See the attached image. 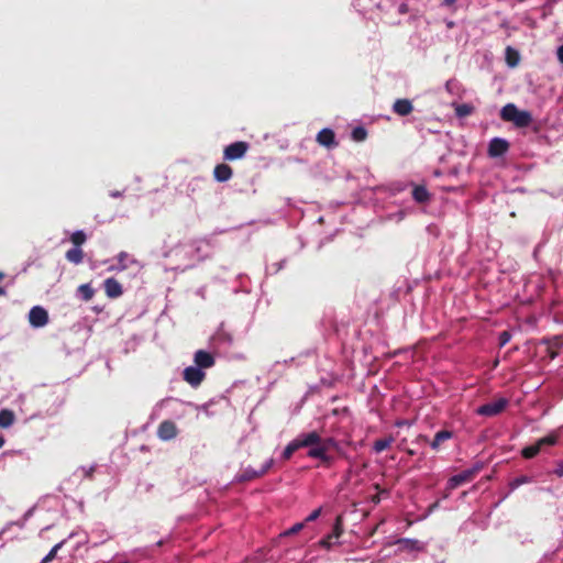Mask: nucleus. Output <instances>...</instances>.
<instances>
[{
	"instance_id": "de8ad7c7",
	"label": "nucleus",
	"mask_w": 563,
	"mask_h": 563,
	"mask_svg": "<svg viewBox=\"0 0 563 563\" xmlns=\"http://www.w3.org/2000/svg\"><path fill=\"white\" fill-rule=\"evenodd\" d=\"M112 197H119L120 196V192L119 191H115V192H112L111 194Z\"/></svg>"
},
{
	"instance_id": "4c0bfd02",
	"label": "nucleus",
	"mask_w": 563,
	"mask_h": 563,
	"mask_svg": "<svg viewBox=\"0 0 563 563\" xmlns=\"http://www.w3.org/2000/svg\"><path fill=\"white\" fill-rule=\"evenodd\" d=\"M554 474H556L560 477L563 476V461L558 464Z\"/></svg>"
},
{
	"instance_id": "a878e982",
	"label": "nucleus",
	"mask_w": 563,
	"mask_h": 563,
	"mask_svg": "<svg viewBox=\"0 0 563 563\" xmlns=\"http://www.w3.org/2000/svg\"><path fill=\"white\" fill-rule=\"evenodd\" d=\"M351 135L355 142H363L367 137V131L364 126H356L352 130Z\"/></svg>"
},
{
	"instance_id": "aec40b11",
	"label": "nucleus",
	"mask_w": 563,
	"mask_h": 563,
	"mask_svg": "<svg viewBox=\"0 0 563 563\" xmlns=\"http://www.w3.org/2000/svg\"><path fill=\"white\" fill-rule=\"evenodd\" d=\"M65 257L68 262L78 265L84 261V252L80 247L74 246L66 252Z\"/></svg>"
},
{
	"instance_id": "9d476101",
	"label": "nucleus",
	"mask_w": 563,
	"mask_h": 563,
	"mask_svg": "<svg viewBox=\"0 0 563 563\" xmlns=\"http://www.w3.org/2000/svg\"><path fill=\"white\" fill-rule=\"evenodd\" d=\"M177 435V427L172 420H164L157 428V437L163 441H169Z\"/></svg>"
},
{
	"instance_id": "f3484780",
	"label": "nucleus",
	"mask_w": 563,
	"mask_h": 563,
	"mask_svg": "<svg viewBox=\"0 0 563 563\" xmlns=\"http://www.w3.org/2000/svg\"><path fill=\"white\" fill-rule=\"evenodd\" d=\"M506 63L509 67H517L520 63V54L511 46H507L505 51Z\"/></svg>"
},
{
	"instance_id": "412c9836",
	"label": "nucleus",
	"mask_w": 563,
	"mask_h": 563,
	"mask_svg": "<svg viewBox=\"0 0 563 563\" xmlns=\"http://www.w3.org/2000/svg\"><path fill=\"white\" fill-rule=\"evenodd\" d=\"M15 415L10 409L0 410V428H9L13 424Z\"/></svg>"
},
{
	"instance_id": "09e8293b",
	"label": "nucleus",
	"mask_w": 563,
	"mask_h": 563,
	"mask_svg": "<svg viewBox=\"0 0 563 563\" xmlns=\"http://www.w3.org/2000/svg\"><path fill=\"white\" fill-rule=\"evenodd\" d=\"M373 501H374V503H378V501H379V497H374V498H373Z\"/></svg>"
},
{
	"instance_id": "49530a36",
	"label": "nucleus",
	"mask_w": 563,
	"mask_h": 563,
	"mask_svg": "<svg viewBox=\"0 0 563 563\" xmlns=\"http://www.w3.org/2000/svg\"><path fill=\"white\" fill-rule=\"evenodd\" d=\"M3 295H5V290L3 287L0 286V296H3Z\"/></svg>"
},
{
	"instance_id": "72a5a7b5",
	"label": "nucleus",
	"mask_w": 563,
	"mask_h": 563,
	"mask_svg": "<svg viewBox=\"0 0 563 563\" xmlns=\"http://www.w3.org/2000/svg\"><path fill=\"white\" fill-rule=\"evenodd\" d=\"M511 339V335L508 331H503L500 334H499V345L500 346H504L506 345Z\"/></svg>"
},
{
	"instance_id": "9b49d317",
	"label": "nucleus",
	"mask_w": 563,
	"mask_h": 563,
	"mask_svg": "<svg viewBox=\"0 0 563 563\" xmlns=\"http://www.w3.org/2000/svg\"><path fill=\"white\" fill-rule=\"evenodd\" d=\"M509 150V143L505 139L494 137L490 140L488 145V155L490 157H499L507 153Z\"/></svg>"
},
{
	"instance_id": "ddd939ff",
	"label": "nucleus",
	"mask_w": 563,
	"mask_h": 563,
	"mask_svg": "<svg viewBox=\"0 0 563 563\" xmlns=\"http://www.w3.org/2000/svg\"><path fill=\"white\" fill-rule=\"evenodd\" d=\"M194 362L200 369L210 368L216 363L213 355L205 350H198L195 353Z\"/></svg>"
},
{
	"instance_id": "bb28decb",
	"label": "nucleus",
	"mask_w": 563,
	"mask_h": 563,
	"mask_svg": "<svg viewBox=\"0 0 563 563\" xmlns=\"http://www.w3.org/2000/svg\"><path fill=\"white\" fill-rule=\"evenodd\" d=\"M343 533V519H342V516H338L335 518V521H334V525H333V530H332V533H330L332 536L333 539H339Z\"/></svg>"
},
{
	"instance_id": "c9c22d12",
	"label": "nucleus",
	"mask_w": 563,
	"mask_h": 563,
	"mask_svg": "<svg viewBox=\"0 0 563 563\" xmlns=\"http://www.w3.org/2000/svg\"><path fill=\"white\" fill-rule=\"evenodd\" d=\"M332 536L331 534H328L325 538H323L321 541H320V545L325 548V549H330L331 545H332Z\"/></svg>"
},
{
	"instance_id": "4be33fe9",
	"label": "nucleus",
	"mask_w": 563,
	"mask_h": 563,
	"mask_svg": "<svg viewBox=\"0 0 563 563\" xmlns=\"http://www.w3.org/2000/svg\"><path fill=\"white\" fill-rule=\"evenodd\" d=\"M412 197L417 202L423 203L430 199V194L424 186H416L412 190Z\"/></svg>"
},
{
	"instance_id": "393cba45",
	"label": "nucleus",
	"mask_w": 563,
	"mask_h": 563,
	"mask_svg": "<svg viewBox=\"0 0 563 563\" xmlns=\"http://www.w3.org/2000/svg\"><path fill=\"white\" fill-rule=\"evenodd\" d=\"M78 292L81 295L82 300L89 301L95 295V290L90 284H82L78 287Z\"/></svg>"
},
{
	"instance_id": "c03bdc74",
	"label": "nucleus",
	"mask_w": 563,
	"mask_h": 563,
	"mask_svg": "<svg viewBox=\"0 0 563 563\" xmlns=\"http://www.w3.org/2000/svg\"><path fill=\"white\" fill-rule=\"evenodd\" d=\"M438 505H439V503H438V501H437V503H434V504H432V505L430 506V510H433L434 508H437V507H438Z\"/></svg>"
},
{
	"instance_id": "2f4dec72",
	"label": "nucleus",
	"mask_w": 563,
	"mask_h": 563,
	"mask_svg": "<svg viewBox=\"0 0 563 563\" xmlns=\"http://www.w3.org/2000/svg\"><path fill=\"white\" fill-rule=\"evenodd\" d=\"M530 482H531L530 477H528L526 475H522V476H519V477H516L515 479H512L509 483V486L514 490V489L518 488L520 485L527 484V483H530Z\"/></svg>"
},
{
	"instance_id": "1a4fd4ad",
	"label": "nucleus",
	"mask_w": 563,
	"mask_h": 563,
	"mask_svg": "<svg viewBox=\"0 0 563 563\" xmlns=\"http://www.w3.org/2000/svg\"><path fill=\"white\" fill-rule=\"evenodd\" d=\"M29 322L34 328H41L46 325L48 322L47 311L40 306L33 307L29 312Z\"/></svg>"
},
{
	"instance_id": "f257e3e1",
	"label": "nucleus",
	"mask_w": 563,
	"mask_h": 563,
	"mask_svg": "<svg viewBox=\"0 0 563 563\" xmlns=\"http://www.w3.org/2000/svg\"><path fill=\"white\" fill-rule=\"evenodd\" d=\"M500 118L506 122H512L517 128H527L532 122L531 113L519 110L514 103H507L501 108Z\"/></svg>"
},
{
	"instance_id": "423d86ee",
	"label": "nucleus",
	"mask_w": 563,
	"mask_h": 563,
	"mask_svg": "<svg viewBox=\"0 0 563 563\" xmlns=\"http://www.w3.org/2000/svg\"><path fill=\"white\" fill-rule=\"evenodd\" d=\"M249 148H250V145L247 142H244V141L234 142L224 147L223 158L225 161L241 159L247 153Z\"/></svg>"
},
{
	"instance_id": "a211bd4d",
	"label": "nucleus",
	"mask_w": 563,
	"mask_h": 563,
	"mask_svg": "<svg viewBox=\"0 0 563 563\" xmlns=\"http://www.w3.org/2000/svg\"><path fill=\"white\" fill-rule=\"evenodd\" d=\"M452 437H453L452 431L441 430L435 433L433 440L430 442V445L433 450H438L444 441L450 440Z\"/></svg>"
},
{
	"instance_id": "473e14b6",
	"label": "nucleus",
	"mask_w": 563,
	"mask_h": 563,
	"mask_svg": "<svg viewBox=\"0 0 563 563\" xmlns=\"http://www.w3.org/2000/svg\"><path fill=\"white\" fill-rule=\"evenodd\" d=\"M305 527V522L295 523L291 528L285 531V536H292L298 533Z\"/></svg>"
},
{
	"instance_id": "79ce46f5",
	"label": "nucleus",
	"mask_w": 563,
	"mask_h": 563,
	"mask_svg": "<svg viewBox=\"0 0 563 563\" xmlns=\"http://www.w3.org/2000/svg\"><path fill=\"white\" fill-rule=\"evenodd\" d=\"M417 441L428 442L429 440L428 437L421 434L417 438Z\"/></svg>"
},
{
	"instance_id": "b1692460",
	"label": "nucleus",
	"mask_w": 563,
	"mask_h": 563,
	"mask_svg": "<svg viewBox=\"0 0 563 563\" xmlns=\"http://www.w3.org/2000/svg\"><path fill=\"white\" fill-rule=\"evenodd\" d=\"M394 442V438L391 435L387 438L377 439L374 442L373 449L376 453H380L384 450L388 449Z\"/></svg>"
},
{
	"instance_id": "7c9ffc66",
	"label": "nucleus",
	"mask_w": 563,
	"mask_h": 563,
	"mask_svg": "<svg viewBox=\"0 0 563 563\" xmlns=\"http://www.w3.org/2000/svg\"><path fill=\"white\" fill-rule=\"evenodd\" d=\"M298 451L294 441L289 442L286 448L284 449L283 453H282V459L284 461H288L290 460V457L292 456V454Z\"/></svg>"
},
{
	"instance_id": "58836bf2",
	"label": "nucleus",
	"mask_w": 563,
	"mask_h": 563,
	"mask_svg": "<svg viewBox=\"0 0 563 563\" xmlns=\"http://www.w3.org/2000/svg\"><path fill=\"white\" fill-rule=\"evenodd\" d=\"M558 59L563 64V44L556 51Z\"/></svg>"
},
{
	"instance_id": "c85d7f7f",
	"label": "nucleus",
	"mask_w": 563,
	"mask_h": 563,
	"mask_svg": "<svg viewBox=\"0 0 563 563\" xmlns=\"http://www.w3.org/2000/svg\"><path fill=\"white\" fill-rule=\"evenodd\" d=\"M64 544V541L55 544L51 551L43 558V560L41 561V563H49L51 561H53L56 555H57V552L58 550L63 547Z\"/></svg>"
},
{
	"instance_id": "2eb2a0df",
	"label": "nucleus",
	"mask_w": 563,
	"mask_h": 563,
	"mask_svg": "<svg viewBox=\"0 0 563 563\" xmlns=\"http://www.w3.org/2000/svg\"><path fill=\"white\" fill-rule=\"evenodd\" d=\"M233 175L232 168L228 164H218L213 169V177L219 183L228 181Z\"/></svg>"
},
{
	"instance_id": "37998d69",
	"label": "nucleus",
	"mask_w": 563,
	"mask_h": 563,
	"mask_svg": "<svg viewBox=\"0 0 563 563\" xmlns=\"http://www.w3.org/2000/svg\"><path fill=\"white\" fill-rule=\"evenodd\" d=\"M5 440L2 435H0V449L4 445Z\"/></svg>"
},
{
	"instance_id": "5701e85b",
	"label": "nucleus",
	"mask_w": 563,
	"mask_h": 563,
	"mask_svg": "<svg viewBox=\"0 0 563 563\" xmlns=\"http://www.w3.org/2000/svg\"><path fill=\"white\" fill-rule=\"evenodd\" d=\"M455 114L457 118H465L472 114L475 110L474 106L468 103L454 104Z\"/></svg>"
},
{
	"instance_id": "cd10ccee",
	"label": "nucleus",
	"mask_w": 563,
	"mask_h": 563,
	"mask_svg": "<svg viewBox=\"0 0 563 563\" xmlns=\"http://www.w3.org/2000/svg\"><path fill=\"white\" fill-rule=\"evenodd\" d=\"M87 240L84 231H76L70 235V241L76 247H80Z\"/></svg>"
},
{
	"instance_id": "f03ea898",
	"label": "nucleus",
	"mask_w": 563,
	"mask_h": 563,
	"mask_svg": "<svg viewBox=\"0 0 563 563\" xmlns=\"http://www.w3.org/2000/svg\"><path fill=\"white\" fill-rule=\"evenodd\" d=\"M559 441L556 433H550L547 437L539 439L534 444L526 446L521 451L525 459H533L544 446L555 445Z\"/></svg>"
},
{
	"instance_id": "6e6552de",
	"label": "nucleus",
	"mask_w": 563,
	"mask_h": 563,
	"mask_svg": "<svg viewBox=\"0 0 563 563\" xmlns=\"http://www.w3.org/2000/svg\"><path fill=\"white\" fill-rule=\"evenodd\" d=\"M297 450L302 448H309V450L313 446H317L320 442V434L317 431H311L308 433H302L298 435L295 440H292Z\"/></svg>"
},
{
	"instance_id": "7ed1b4c3",
	"label": "nucleus",
	"mask_w": 563,
	"mask_h": 563,
	"mask_svg": "<svg viewBox=\"0 0 563 563\" xmlns=\"http://www.w3.org/2000/svg\"><path fill=\"white\" fill-rule=\"evenodd\" d=\"M481 470H482V465L477 464L472 468L465 470V471L452 476L448 481V489L452 490L465 483L472 482Z\"/></svg>"
},
{
	"instance_id": "8fccbe9b",
	"label": "nucleus",
	"mask_w": 563,
	"mask_h": 563,
	"mask_svg": "<svg viewBox=\"0 0 563 563\" xmlns=\"http://www.w3.org/2000/svg\"><path fill=\"white\" fill-rule=\"evenodd\" d=\"M4 277V274L0 272V280Z\"/></svg>"
},
{
	"instance_id": "20e7f679",
	"label": "nucleus",
	"mask_w": 563,
	"mask_h": 563,
	"mask_svg": "<svg viewBox=\"0 0 563 563\" xmlns=\"http://www.w3.org/2000/svg\"><path fill=\"white\" fill-rule=\"evenodd\" d=\"M508 399L501 397L494 401L479 406L476 412L481 416L494 417L503 412L508 406Z\"/></svg>"
},
{
	"instance_id": "0eeeda50",
	"label": "nucleus",
	"mask_w": 563,
	"mask_h": 563,
	"mask_svg": "<svg viewBox=\"0 0 563 563\" xmlns=\"http://www.w3.org/2000/svg\"><path fill=\"white\" fill-rule=\"evenodd\" d=\"M183 378L191 387H198L206 378V373L197 366H188L183 372Z\"/></svg>"
},
{
	"instance_id": "ea45409f",
	"label": "nucleus",
	"mask_w": 563,
	"mask_h": 563,
	"mask_svg": "<svg viewBox=\"0 0 563 563\" xmlns=\"http://www.w3.org/2000/svg\"><path fill=\"white\" fill-rule=\"evenodd\" d=\"M455 2H456V0H443L442 5L452 7V5H454Z\"/></svg>"
},
{
	"instance_id": "a18cd8bd",
	"label": "nucleus",
	"mask_w": 563,
	"mask_h": 563,
	"mask_svg": "<svg viewBox=\"0 0 563 563\" xmlns=\"http://www.w3.org/2000/svg\"><path fill=\"white\" fill-rule=\"evenodd\" d=\"M407 453H408L409 455H415V454H416V452H415L413 450H411V449H408V450H407Z\"/></svg>"
},
{
	"instance_id": "c756f323",
	"label": "nucleus",
	"mask_w": 563,
	"mask_h": 563,
	"mask_svg": "<svg viewBox=\"0 0 563 563\" xmlns=\"http://www.w3.org/2000/svg\"><path fill=\"white\" fill-rule=\"evenodd\" d=\"M338 443L333 438L321 439L316 448H321L323 451H328L331 448H336Z\"/></svg>"
},
{
	"instance_id": "6ab92c4d",
	"label": "nucleus",
	"mask_w": 563,
	"mask_h": 563,
	"mask_svg": "<svg viewBox=\"0 0 563 563\" xmlns=\"http://www.w3.org/2000/svg\"><path fill=\"white\" fill-rule=\"evenodd\" d=\"M328 451H323L321 448H311L308 451V456L312 459H319L322 463L331 465L332 457L327 454Z\"/></svg>"
},
{
	"instance_id": "e433bc0d",
	"label": "nucleus",
	"mask_w": 563,
	"mask_h": 563,
	"mask_svg": "<svg viewBox=\"0 0 563 563\" xmlns=\"http://www.w3.org/2000/svg\"><path fill=\"white\" fill-rule=\"evenodd\" d=\"M321 515V508L314 509L305 520V522H310L316 520Z\"/></svg>"
},
{
	"instance_id": "f704fd0d",
	"label": "nucleus",
	"mask_w": 563,
	"mask_h": 563,
	"mask_svg": "<svg viewBox=\"0 0 563 563\" xmlns=\"http://www.w3.org/2000/svg\"><path fill=\"white\" fill-rule=\"evenodd\" d=\"M126 258H128V253H125V252L119 253L118 262H119V266H120L121 269H125L126 268V264H125V260Z\"/></svg>"
},
{
	"instance_id": "f8f14e48",
	"label": "nucleus",
	"mask_w": 563,
	"mask_h": 563,
	"mask_svg": "<svg viewBox=\"0 0 563 563\" xmlns=\"http://www.w3.org/2000/svg\"><path fill=\"white\" fill-rule=\"evenodd\" d=\"M316 141L327 148H332L338 146V142L335 141V133L333 130L329 128H324L318 132Z\"/></svg>"
},
{
	"instance_id": "dca6fc26",
	"label": "nucleus",
	"mask_w": 563,
	"mask_h": 563,
	"mask_svg": "<svg viewBox=\"0 0 563 563\" xmlns=\"http://www.w3.org/2000/svg\"><path fill=\"white\" fill-rule=\"evenodd\" d=\"M412 110L413 106L409 99H397L393 104V111L400 117L410 114Z\"/></svg>"
},
{
	"instance_id": "39448f33",
	"label": "nucleus",
	"mask_w": 563,
	"mask_h": 563,
	"mask_svg": "<svg viewBox=\"0 0 563 563\" xmlns=\"http://www.w3.org/2000/svg\"><path fill=\"white\" fill-rule=\"evenodd\" d=\"M273 463L274 460L269 457L258 470L251 466L245 467L239 475V482H250L258 477H262L269 471V468L273 466Z\"/></svg>"
},
{
	"instance_id": "a19ab883",
	"label": "nucleus",
	"mask_w": 563,
	"mask_h": 563,
	"mask_svg": "<svg viewBox=\"0 0 563 563\" xmlns=\"http://www.w3.org/2000/svg\"><path fill=\"white\" fill-rule=\"evenodd\" d=\"M93 471H95V467H90L88 471L85 472L86 476L91 478Z\"/></svg>"
},
{
	"instance_id": "4468645a",
	"label": "nucleus",
	"mask_w": 563,
	"mask_h": 563,
	"mask_svg": "<svg viewBox=\"0 0 563 563\" xmlns=\"http://www.w3.org/2000/svg\"><path fill=\"white\" fill-rule=\"evenodd\" d=\"M104 292L109 298H118L122 295L121 284L113 277H109L103 283Z\"/></svg>"
}]
</instances>
